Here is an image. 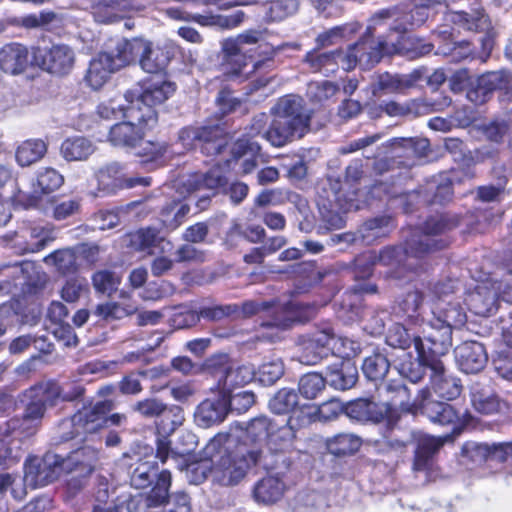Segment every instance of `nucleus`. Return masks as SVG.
I'll return each instance as SVG.
<instances>
[{"mask_svg": "<svg viewBox=\"0 0 512 512\" xmlns=\"http://www.w3.org/2000/svg\"><path fill=\"white\" fill-rule=\"evenodd\" d=\"M450 228V224L442 216L431 217L421 228L413 229L402 246H388L379 252L370 251L359 262L416 272L421 268L422 259L448 246L449 240L444 234Z\"/></svg>", "mask_w": 512, "mask_h": 512, "instance_id": "f257e3e1", "label": "nucleus"}, {"mask_svg": "<svg viewBox=\"0 0 512 512\" xmlns=\"http://www.w3.org/2000/svg\"><path fill=\"white\" fill-rule=\"evenodd\" d=\"M205 455L213 463V481L221 486L237 485L248 469L262 462V452L245 444L236 445L235 439L225 433L214 436L205 447Z\"/></svg>", "mask_w": 512, "mask_h": 512, "instance_id": "f03ea898", "label": "nucleus"}, {"mask_svg": "<svg viewBox=\"0 0 512 512\" xmlns=\"http://www.w3.org/2000/svg\"><path fill=\"white\" fill-rule=\"evenodd\" d=\"M431 312L433 317L424 323L422 340L427 353L439 359L452 346V329L463 326L467 316L462 306L455 305L449 310L441 302L431 308Z\"/></svg>", "mask_w": 512, "mask_h": 512, "instance_id": "7ed1b4c3", "label": "nucleus"}, {"mask_svg": "<svg viewBox=\"0 0 512 512\" xmlns=\"http://www.w3.org/2000/svg\"><path fill=\"white\" fill-rule=\"evenodd\" d=\"M389 36L378 35L376 38L363 34L354 44L348 46L342 59V68L351 71L356 66L369 70L386 55L397 51V44Z\"/></svg>", "mask_w": 512, "mask_h": 512, "instance_id": "20e7f679", "label": "nucleus"}, {"mask_svg": "<svg viewBox=\"0 0 512 512\" xmlns=\"http://www.w3.org/2000/svg\"><path fill=\"white\" fill-rule=\"evenodd\" d=\"M111 400L98 401L84 405L70 418L63 420L59 426L60 439L68 441L76 437L92 434L107 426L106 415L112 411Z\"/></svg>", "mask_w": 512, "mask_h": 512, "instance_id": "39448f33", "label": "nucleus"}, {"mask_svg": "<svg viewBox=\"0 0 512 512\" xmlns=\"http://www.w3.org/2000/svg\"><path fill=\"white\" fill-rule=\"evenodd\" d=\"M126 121L117 123L110 128L109 141L114 146L135 147L143 138L145 128L157 123L155 109L141 108L130 105L125 113Z\"/></svg>", "mask_w": 512, "mask_h": 512, "instance_id": "423d86ee", "label": "nucleus"}, {"mask_svg": "<svg viewBox=\"0 0 512 512\" xmlns=\"http://www.w3.org/2000/svg\"><path fill=\"white\" fill-rule=\"evenodd\" d=\"M71 461H77V455L66 458L47 452L42 458L29 457L24 463V484L32 489L46 486L60 477L65 468L71 466Z\"/></svg>", "mask_w": 512, "mask_h": 512, "instance_id": "0eeeda50", "label": "nucleus"}, {"mask_svg": "<svg viewBox=\"0 0 512 512\" xmlns=\"http://www.w3.org/2000/svg\"><path fill=\"white\" fill-rule=\"evenodd\" d=\"M132 410L145 419H156L157 430L165 435L173 433L185 420L181 407L168 405L156 397L137 401Z\"/></svg>", "mask_w": 512, "mask_h": 512, "instance_id": "6e6552de", "label": "nucleus"}, {"mask_svg": "<svg viewBox=\"0 0 512 512\" xmlns=\"http://www.w3.org/2000/svg\"><path fill=\"white\" fill-rule=\"evenodd\" d=\"M54 226H41L31 221H23L18 228L6 235L11 248L17 254L35 253L42 250L56 238Z\"/></svg>", "mask_w": 512, "mask_h": 512, "instance_id": "1a4fd4ad", "label": "nucleus"}, {"mask_svg": "<svg viewBox=\"0 0 512 512\" xmlns=\"http://www.w3.org/2000/svg\"><path fill=\"white\" fill-rule=\"evenodd\" d=\"M157 477L156 483L151 491L142 497L146 507H158L166 502L169 497L171 485V473L169 470H162L157 474L156 469L149 463H142L137 466L131 475V484L137 489L148 487L153 479Z\"/></svg>", "mask_w": 512, "mask_h": 512, "instance_id": "9d476101", "label": "nucleus"}, {"mask_svg": "<svg viewBox=\"0 0 512 512\" xmlns=\"http://www.w3.org/2000/svg\"><path fill=\"white\" fill-rule=\"evenodd\" d=\"M178 139L186 149L200 147L207 156L218 155L228 144L227 136L219 125L184 127Z\"/></svg>", "mask_w": 512, "mask_h": 512, "instance_id": "9b49d317", "label": "nucleus"}, {"mask_svg": "<svg viewBox=\"0 0 512 512\" xmlns=\"http://www.w3.org/2000/svg\"><path fill=\"white\" fill-rule=\"evenodd\" d=\"M335 338L336 334L329 323L318 326L312 333L299 336L298 345L302 350L301 361L314 365L330 356Z\"/></svg>", "mask_w": 512, "mask_h": 512, "instance_id": "f8f14e48", "label": "nucleus"}, {"mask_svg": "<svg viewBox=\"0 0 512 512\" xmlns=\"http://www.w3.org/2000/svg\"><path fill=\"white\" fill-rule=\"evenodd\" d=\"M273 117L287 122L302 133H306L310 126L312 111L306 107L302 97L287 94L280 97L270 110Z\"/></svg>", "mask_w": 512, "mask_h": 512, "instance_id": "ddd939ff", "label": "nucleus"}, {"mask_svg": "<svg viewBox=\"0 0 512 512\" xmlns=\"http://www.w3.org/2000/svg\"><path fill=\"white\" fill-rule=\"evenodd\" d=\"M417 412L431 423L443 427H455L460 419L458 411L451 404L434 400L428 387L421 389L418 393L415 413Z\"/></svg>", "mask_w": 512, "mask_h": 512, "instance_id": "4468645a", "label": "nucleus"}, {"mask_svg": "<svg viewBox=\"0 0 512 512\" xmlns=\"http://www.w3.org/2000/svg\"><path fill=\"white\" fill-rule=\"evenodd\" d=\"M63 183L64 177L56 169L51 167L41 168L36 172L35 178L32 180L31 194L19 190L14 195V199L25 208L37 207L43 195L53 193Z\"/></svg>", "mask_w": 512, "mask_h": 512, "instance_id": "2eb2a0df", "label": "nucleus"}, {"mask_svg": "<svg viewBox=\"0 0 512 512\" xmlns=\"http://www.w3.org/2000/svg\"><path fill=\"white\" fill-rule=\"evenodd\" d=\"M175 91L174 83L166 80H155L146 83L144 87L127 90L123 95L126 103L139 107L154 109L153 106L162 104Z\"/></svg>", "mask_w": 512, "mask_h": 512, "instance_id": "dca6fc26", "label": "nucleus"}, {"mask_svg": "<svg viewBox=\"0 0 512 512\" xmlns=\"http://www.w3.org/2000/svg\"><path fill=\"white\" fill-rule=\"evenodd\" d=\"M414 347L417 357H414L411 353H403L402 356L397 358L395 368L402 377L412 383H418L424 378L426 369L430 368L432 371V364L439 363L441 360L427 353L422 338L414 339Z\"/></svg>", "mask_w": 512, "mask_h": 512, "instance_id": "f3484780", "label": "nucleus"}, {"mask_svg": "<svg viewBox=\"0 0 512 512\" xmlns=\"http://www.w3.org/2000/svg\"><path fill=\"white\" fill-rule=\"evenodd\" d=\"M300 321L301 319L295 304L279 305L274 300L273 307L270 311L265 312L264 319L260 323L261 328L271 330V332L262 334L259 338L269 342H276L280 338V331L287 330Z\"/></svg>", "mask_w": 512, "mask_h": 512, "instance_id": "a211bd4d", "label": "nucleus"}, {"mask_svg": "<svg viewBox=\"0 0 512 512\" xmlns=\"http://www.w3.org/2000/svg\"><path fill=\"white\" fill-rule=\"evenodd\" d=\"M70 455H77V461H71V466L65 468L64 472L70 474L67 490L76 494L87 485L98 460V451L92 447H83Z\"/></svg>", "mask_w": 512, "mask_h": 512, "instance_id": "6ab92c4d", "label": "nucleus"}, {"mask_svg": "<svg viewBox=\"0 0 512 512\" xmlns=\"http://www.w3.org/2000/svg\"><path fill=\"white\" fill-rule=\"evenodd\" d=\"M446 19L463 30L485 33V36L481 38V43L484 51L489 54L492 49V41L488 36L491 30V21L481 7L472 8L471 12H449Z\"/></svg>", "mask_w": 512, "mask_h": 512, "instance_id": "aec40b11", "label": "nucleus"}, {"mask_svg": "<svg viewBox=\"0 0 512 512\" xmlns=\"http://www.w3.org/2000/svg\"><path fill=\"white\" fill-rule=\"evenodd\" d=\"M456 363L466 374L482 371L488 362V354L484 345L477 341H464L455 350Z\"/></svg>", "mask_w": 512, "mask_h": 512, "instance_id": "412c9836", "label": "nucleus"}, {"mask_svg": "<svg viewBox=\"0 0 512 512\" xmlns=\"http://www.w3.org/2000/svg\"><path fill=\"white\" fill-rule=\"evenodd\" d=\"M182 438L186 440V447L181 450L171 449L170 441L166 436L157 439L156 457L162 462L171 461L179 470H187L191 467L189 458L191 452L196 446V436L191 432L182 434Z\"/></svg>", "mask_w": 512, "mask_h": 512, "instance_id": "4be33fe9", "label": "nucleus"}, {"mask_svg": "<svg viewBox=\"0 0 512 512\" xmlns=\"http://www.w3.org/2000/svg\"><path fill=\"white\" fill-rule=\"evenodd\" d=\"M30 51L24 44L7 43L0 47V70L11 76L24 73L31 64Z\"/></svg>", "mask_w": 512, "mask_h": 512, "instance_id": "5701e85b", "label": "nucleus"}, {"mask_svg": "<svg viewBox=\"0 0 512 512\" xmlns=\"http://www.w3.org/2000/svg\"><path fill=\"white\" fill-rule=\"evenodd\" d=\"M497 299L496 287L491 283L482 282L466 293L465 302L474 314L486 317L496 310Z\"/></svg>", "mask_w": 512, "mask_h": 512, "instance_id": "b1692460", "label": "nucleus"}, {"mask_svg": "<svg viewBox=\"0 0 512 512\" xmlns=\"http://www.w3.org/2000/svg\"><path fill=\"white\" fill-rule=\"evenodd\" d=\"M139 56V65L147 73H159L168 66L173 52L172 48L164 45H154L150 41L142 40Z\"/></svg>", "mask_w": 512, "mask_h": 512, "instance_id": "393cba45", "label": "nucleus"}, {"mask_svg": "<svg viewBox=\"0 0 512 512\" xmlns=\"http://www.w3.org/2000/svg\"><path fill=\"white\" fill-rule=\"evenodd\" d=\"M75 53L65 44L52 45L42 54V68L55 75H66L73 69Z\"/></svg>", "mask_w": 512, "mask_h": 512, "instance_id": "a878e982", "label": "nucleus"}, {"mask_svg": "<svg viewBox=\"0 0 512 512\" xmlns=\"http://www.w3.org/2000/svg\"><path fill=\"white\" fill-rule=\"evenodd\" d=\"M432 373L430 375V387L438 397L451 401L460 396L462 385L458 378L449 375L445 371L442 361L432 364Z\"/></svg>", "mask_w": 512, "mask_h": 512, "instance_id": "bb28decb", "label": "nucleus"}, {"mask_svg": "<svg viewBox=\"0 0 512 512\" xmlns=\"http://www.w3.org/2000/svg\"><path fill=\"white\" fill-rule=\"evenodd\" d=\"M380 394L386 397L387 402L383 404L388 407V413L393 409L415 413L417 399L412 402L408 387L401 380H390L381 384Z\"/></svg>", "mask_w": 512, "mask_h": 512, "instance_id": "cd10ccee", "label": "nucleus"}, {"mask_svg": "<svg viewBox=\"0 0 512 512\" xmlns=\"http://www.w3.org/2000/svg\"><path fill=\"white\" fill-rule=\"evenodd\" d=\"M262 38V33L257 30H249L239 34L234 39H227L223 43V52L227 62H236L237 68L232 73L238 75L242 68L247 65L244 46L255 44Z\"/></svg>", "mask_w": 512, "mask_h": 512, "instance_id": "c85d7f7f", "label": "nucleus"}, {"mask_svg": "<svg viewBox=\"0 0 512 512\" xmlns=\"http://www.w3.org/2000/svg\"><path fill=\"white\" fill-rule=\"evenodd\" d=\"M411 438L416 443L413 469L425 471L430 468L433 456L443 446V440L421 432H412Z\"/></svg>", "mask_w": 512, "mask_h": 512, "instance_id": "c756f323", "label": "nucleus"}, {"mask_svg": "<svg viewBox=\"0 0 512 512\" xmlns=\"http://www.w3.org/2000/svg\"><path fill=\"white\" fill-rule=\"evenodd\" d=\"M227 414V399L218 392L215 398L205 399L197 406L194 417L198 426L208 428L224 421Z\"/></svg>", "mask_w": 512, "mask_h": 512, "instance_id": "7c9ffc66", "label": "nucleus"}, {"mask_svg": "<svg viewBox=\"0 0 512 512\" xmlns=\"http://www.w3.org/2000/svg\"><path fill=\"white\" fill-rule=\"evenodd\" d=\"M323 48L317 46L308 51L303 59V62L309 67L312 72L323 73L329 75L334 73L339 68V61L342 63L345 53L342 49H335L332 51H321Z\"/></svg>", "mask_w": 512, "mask_h": 512, "instance_id": "2f4dec72", "label": "nucleus"}, {"mask_svg": "<svg viewBox=\"0 0 512 512\" xmlns=\"http://www.w3.org/2000/svg\"><path fill=\"white\" fill-rule=\"evenodd\" d=\"M277 429V424L265 415L257 416L246 423L244 428L243 443L250 449H259L267 444L272 430Z\"/></svg>", "mask_w": 512, "mask_h": 512, "instance_id": "473e14b6", "label": "nucleus"}, {"mask_svg": "<svg viewBox=\"0 0 512 512\" xmlns=\"http://www.w3.org/2000/svg\"><path fill=\"white\" fill-rule=\"evenodd\" d=\"M463 452L475 460H491L497 462H506L512 459V441L501 443H468L464 445Z\"/></svg>", "mask_w": 512, "mask_h": 512, "instance_id": "72a5a7b5", "label": "nucleus"}, {"mask_svg": "<svg viewBox=\"0 0 512 512\" xmlns=\"http://www.w3.org/2000/svg\"><path fill=\"white\" fill-rule=\"evenodd\" d=\"M91 13L99 23H112L133 10L132 0H90Z\"/></svg>", "mask_w": 512, "mask_h": 512, "instance_id": "f704fd0d", "label": "nucleus"}, {"mask_svg": "<svg viewBox=\"0 0 512 512\" xmlns=\"http://www.w3.org/2000/svg\"><path fill=\"white\" fill-rule=\"evenodd\" d=\"M117 70L111 54L99 53L90 61L85 80L92 89L97 90L103 87Z\"/></svg>", "mask_w": 512, "mask_h": 512, "instance_id": "c9c22d12", "label": "nucleus"}, {"mask_svg": "<svg viewBox=\"0 0 512 512\" xmlns=\"http://www.w3.org/2000/svg\"><path fill=\"white\" fill-rule=\"evenodd\" d=\"M345 414L357 421L381 422L388 414V407L369 399H357L344 407Z\"/></svg>", "mask_w": 512, "mask_h": 512, "instance_id": "e433bc0d", "label": "nucleus"}, {"mask_svg": "<svg viewBox=\"0 0 512 512\" xmlns=\"http://www.w3.org/2000/svg\"><path fill=\"white\" fill-rule=\"evenodd\" d=\"M423 72L416 69L409 74H380L377 80V89L385 94L401 93L422 81Z\"/></svg>", "mask_w": 512, "mask_h": 512, "instance_id": "4c0bfd02", "label": "nucleus"}, {"mask_svg": "<svg viewBox=\"0 0 512 512\" xmlns=\"http://www.w3.org/2000/svg\"><path fill=\"white\" fill-rule=\"evenodd\" d=\"M429 18V12L424 8L413 4V7L402 13L401 15L396 14V18L390 25V31L397 34V42H400L403 36L414 29H417L425 24Z\"/></svg>", "mask_w": 512, "mask_h": 512, "instance_id": "58836bf2", "label": "nucleus"}, {"mask_svg": "<svg viewBox=\"0 0 512 512\" xmlns=\"http://www.w3.org/2000/svg\"><path fill=\"white\" fill-rule=\"evenodd\" d=\"M255 378V370L251 365L229 366L222 378H219V384L216 389L220 394L233 392L239 387L250 383Z\"/></svg>", "mask_w": 512, "mask_h": 512, "instance_id": "ea45409f", "label": "nucleus"}, {"mask_svg": "<svg viewBox=\"0 0 512 512\" xmlns=\"http://www.w3.org/2000/svg\"><path fill=\"white\" fill-rule=\"evenodd\" d=\"M30 398L31 401L27 404L23 414L22 425L39 422L44 416L47 402H50L51 405L55 404L47 385L32 388Z\"/></svg>", "mask_w": 512, "mask_h": 512, "instance_id": "a19ab883", "label": "nucleus"}, {"mask_svg": "<svg viewBox=\"0 0 512 512\" xmlns=\"http://www.w3.org/2000/svg\"><path fill=\"white\" fill-rule=\"evenodd\" d=\"M396 14V7L381 9L377 11L370 17L364 34L374 38H376L378 35L389 36L388 39H393L398 47L400 42H397V34L390 31V25L396 18Z\"/></svg>", "mask_w": 512, "mask_h": 512, "instance_id": "79ce46f5", "label": "nucleus"}, {"mask_svg": "<svg viewBox=\"0 0 512 512\" xmlns=\"http://www.w3.org/2000/svg\"><path fill=\"white\" fill-rule=\"evenodd\" d=\"M477 90L483 95L500 90L512 97V73L507 70L484 73L478 78Z\"/></svg>", "mask_w": 512, "mask_h": 512, "instance_id": "37998d69", "label": "nucleus"}, {"mask_svg": "<svg viewBox=\"0 0 512 512\" xmlns=\"http://www.w3.org/2000/svg\"><path fill=\"white\" fill-rule=\"evenodd\" d=\"M454 175L452 172H442L428 181L426 186L427 196L431 203L444 204L453 196Z\"/></svg>", "mask_w": 512, "mask_h": 512, "instance_id": "c03bdc74", "label": "nucleus"}, {"mask_svg": "<svg viewBox=\"0 0 512 512\" xmlns=\"http://www.w3.org/2000/svg\"><path fill=\"white\" fill-rule=\"evenodd\" d=\"M227 178L220 167H214L206 173H195L191 175L186 186L191 192L210 190L212 193L218 188L227 184Z\"/></svg>", "mask_w": 512, "mask_h": 512, "instance_id": "a18cd8bd", "label": "nucleus"}, {"mask_svg": "<svg viewBox=\"0 0 512 512\" xmlns=\"http://www.w3.org/2000/svg\"><path fill=\"white\" fill-rule=\"evenodd\" d=\"M303 136L304 133L277 117H273L264 133V139L274 147H282L292 142L295 137L301 138Z\"/></svg>", "mask_w": 512, "mask_h": 512, "instance_id": "49530a36", "label": "nucleus"}, {"mask_svg": "<svg viewBox=\"0 0 512 512\" xmlns=\"http://www.w3.org/2000/svg\"><path fill=\"white\" fill-rule=\"evenodd\" d=\"M423 301V295L418 290L409 291L404 294L393 308L394 314L402 319H407L411 323L417 324L420 321V307Z\"/></svg>", "mask_w": 512, "mask_h": 512, "instance_id": "de8ad7c7", "label": "nucleus"}, {"mask_svg": "<svg viewBox=\"0 0 512 512\" xmlns=\"http://www.w3.org/2000/svg\"><path fill=\"white\" fill-rule=\"evenodd\" d=\"M91 140L82 136L67 138L61 145V154L67 161H84L95 152Z\"/></svg>", "mask_w": 512, "mask_h": 512, "instance_id": "09e8293b", "label": "nucleus"}, {"mask_svg": "<svg viewBox=\"0 0 512 512\" xmlns=\"http://www.w3.org/2000/svg\"><path fill=\"white\" fill-rule=\"evenodd\" d=\"M284 492V483L277 477L269 476L258 481L253 490L258 503L272 504L278 501Z\"/></svg>", "mask_w": 512, "mask_h": 512, "instance_id": "8fccbe9b", "label": "nucleus"}, {"mask_svg": "<svg viewBox=\"0 0 512 512\" xmlns=\"http://www.w3.org/2000/svg\"><path fill=\"white\" fill-rule=\"evenodd\" d=\"M462 288L461 282L458 279H446L438 281L430 287V294L432 297V308L437 303H445L446 307L450 310L453 306H461L460 302L455 300L453 294Z\"/></svg>", "mask_w": 512, "mask_h": 512, "instance_id": "3c124183", "label": "nucleus"}, {"mask_svg": "<svg viewBox=\"0 0 512 512\" xmlns=\"http://www.w3.org/2000/svg\"><path fill=\"white\" fill-rule=\"evenodd\" d=\"M391 218L380 216L363 223L358 229L359 238L362 242L370 245L375 240L385 237L391 231Z\"/></svg>", "mask_w": 512, "mask_h": 512, "instance_id": "603ef678", "label": "nucleus"}, {"mask_svg": "<svg viewBox=\"0 0 512 512\" xmlns=\"http://www.w3.org/2000/svg\"><path fill=\"white\" fill-rule=\"evenodd\" d=\"M143 39L126 40L122 39L116 43L115 49L108 52L112 55L113 63L117 69L129 65L140 56V49Z\"/></svg>", "mask_w": 512, "mask_h": 512, "instance_id": "864d4df0", "label": "nucleus"}, {"mask_svg": "<svg viewBox=\"0 0 512 512\" xmlns=\"http://www.w3.org/2000/svg\"><path fill=\"white\" fill-rule=\"evenodd\" d=\"M121 171V165L117 162L107 164L96 173L99 194H114L122 186V180L117 177Z\"/></svg>", "mask_w": 512, "mask_h": 512, "instance_id": "5fc2aeb1", "label": "nucleus"}, {"mask_svg": "<svg viewBox=\"0 0 512 512\" xmlns=\"http://www.w3.org/2000/svg\"><path fill=\"white\" fill-rule=\"evenodd\" d=\"M358 379L357 368L350 363H342L340 368H329L327 383L337 390L352 388Z\"/></svg>", "mask_w": 512, "mask_h": 512, "instance_id": "6e6d98bb", "label": "nucleus"}, {"mask_svg": "<svg viewBox=\"0 0 512 512\" xmlns=\"http://www.w3.org/2000/svg\"><path fill=\"white\" fill-rule=\"evenodd\" d=\"M327 449L331 454L344 456L356 453L362 439L353 433H339L326 441Z\"/></svg>", "mask_w": 512, "mask_h": 512, "instance_id": "4d7b16f0", "label": "nucleus"}, {"mask_svg": "<svg viewBox=\"0 0 512 512\" xmlns=\"http://www.w3.org/2000/svg\"><path fill=\"white\" fill-rule=\"evenodd\" d=\"M260 152V145L248 138L238 139L232 149L234 159L249 155L244 159L241 167L244 174L251 173L257 167L256 155Z\"/></svg>", "mask_w": 512, "mask_h": 512, "instance_id": "13d9d810", "label": "nucleus"}, {"mask_svg": "<svg viewBox=\"0 0 512 512\" xmlns=\"http://www.w3.org/2000/svg\"><path fill=\"white\" fill-rule=\"evenodd\" d=\"M47 146L42 140H27L16 151V160L20 166H29L39 161L46 153Z\"/></svg>", "mask_w": 512, "mask_h": 512, "instance_id": "bf43d9fd", "label": "nucleus"}, {"mask_svg": "<svg viewBox=\"0 0 512 512\" xmlns=\"http://www.w3.org/2000/svg\"><path fill=\"white\" fill-rule=\"evenodd\" d=\"M295 437L296 431L290 418L286 426L277 425V429L271 431L267 445L271 452H285L292 446Z\"/></svg>", "mask_w": 512, "mask_h": 512, "instance_id": "052dcab7", "label": "nucleus"}, {"mask_svg": "<svg viewBox=\"0 0 512 512\" xmlns=\"http://www.w3.org/2000/svg\"><path fill=\"white\" fill-rule=\"evenodd\" d=\"M299 406L298 393L291 388L280 389L269 401V408L275 414H286Z\"/></svg>", "mask_w": 512, "mask_h": 512, "instance_id": "680f3d73", "label": "nucleus"}, {"mask_svg": "<svg viewBox=\"0 0 512 512\" xmlns=\"http://www.w3.org/2000/svg\"><path fill=\"white\" fill-rule=\"evenodd\" d=\"M390 369V362L383 354L376 353L364 359L362 364L363 374L370 381H380Z\"/></svg>", "mask_w": 512, "mask_h": 512, "instance_id": "e2e57ef3", "label": "nucleus"}, {"mask_svg": "<svg viewBox=\"0 0 512 512\" xmlns=\"http://www.w3.org/2000/svg\"><path fill=\"white\" fill-rule=\"evenodd\" d=\"M127 237L128 246L136 251L150 250L152 247L163 241V239L159 237L157 229L151 227L142 228L129 233Z\"/></svg>", "mask_w": 512, "mask_h": 512, "instance_id": "0e129e2a", "label": "nucleus"}, {"mask_svg": "<svg viewBox=\"0 0 512 512\" xmlns=\"http://www.w3.org/2000/svg\"><path fill=\"white\" fill-rule=\"evenodd\" d=\"M284 374V363L281 358L271 357L265 359L255 372V377L265 386L278 381Z\"/></svg>", "mask_w": 512, "mask_h": 512, "instance_id": "69168bd1", "label": "nucleus"}, {"mask_svg": "<svg viewBox=\"0 0 512 512\" xmlns=\"http://www.w3.org/2000/svg\"><path fill=\"white\" fill-rule=\"evenodd\" d=\"M45 263L52 264L62 274L74 273L77 270V257L73 249L57 250L44 258Z\"/></svg>", "mask_w": 512, "mask_h": 512, "instance_id": "338daca9", "label": "nucleus"}, {"mask_svg": "<svg viewBox=\"0 0 512 512\" xmlns=\"http://www.w3.org/2000/svg\"><path fill=\"white\" fill-rule=\"evenodd\" d=\"M471 403L482 414H493L500 408V402L493 393L476 386L471 390Z\"/></svg>", "mask_w": 512, "mask_h": 512, "instance_id": "774afa93", "label": "nucleus"}]
</instances>
